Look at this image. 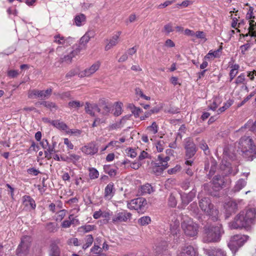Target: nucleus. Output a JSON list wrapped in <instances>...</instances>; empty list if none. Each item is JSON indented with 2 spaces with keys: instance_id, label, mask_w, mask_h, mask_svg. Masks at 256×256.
I'll return each instance as SVG.
<instances>
[{
  "instance_id": "nucleus-11",
  "label": "nucleus",
  "mask_w": 256,
  "mask_h": 256,
  "mask_svg": "<svg viewBox=\"0 0 256 256\" xmlns=\"http://www.w3.org/2000/svg\"><path fill=\"white\" fill-rule=\"evenodd\" d=\"M132 218V214L126 210H123L122 212H116L112 217V222L115 224L122 222H126Z\"/></svg>"
},
{
  "instance_id": "nucleus-53",
  "label": "nucleus",
  "mask_w": 256,
  "mask_h": 256,
  "mask_svg": "<svg viewBox=\"0 0 256 256\" xmlns=\"http://www.w3.org/2000/svg\"><path fill=\"white\" fill-rule=\"evenodd\" d=\"M250 48V43H246L244 44L241 46L240 48L241 53L242 54L244 55L246 54V52L249 50Z\"/></svg>"
},
{
  "instance_id": "nucleus-14",
  "label": "nucleus",
  "mask_w": 256,
  "mask_h": 256,
  "mask_svg": "<svg viewBox=\"0 0 256 256\" xmlns=\"http://www.w3.org/2000/svg\"><path fill=\"white\" fill-rule=\"evenodd\" d=\"M182 200V208H184L196 196V192L194 190L190 192L188 194H180Z\"/></svg>"
},
{
  "instance_id": "nucleus-6",
  "label": "nucleus",
  "mask_w": 256,
  "mask_h": 256,
  "mask_svg": "<svg viewBox=\"0 0 256 256\" xmlns=\"http://www.w3.org/2000/svg\"><path fill=\"white\" fill-rule=\"evenodd\" d=\"M32 238L29 236H24L21 238L20 243L16 250L18 256H27L31 246Z\"/></svg>"
},
{
  "instance_id": "nucleus-43",
  "label": "nucleus",
  "mask_w": 256,
  "mask_h": 256,
  "mask_svg": "<svg viewBox=\"0 0 256 256\" xmlns=\"http://www.w3.org/2000/svg\"><path fill=\"white\" fill-rule=\"evenodd\" d=\"M115 108L114 114L116 116H118L122 114V104L120 102H116L114 104Z\"/></svg>"
},
{
  "instance_id": "nucleus-57",
  "label": "nucleus",
  "mask_w": 256,
  "mask_h": 256,
  "mask_svg": "<svg viewBox=\"0 0 256 256\" xmlns=\"http://www.w3.org/2000/svg\"><path fill=\"white\" fill-rule=\"evenodd\" d=\"M164 142L163 140H160L156 144V148L158 152H162L164 149Z\"/></svg>"
},
{
  "instance_id": "nucleus-63",
  "label": "nucleus",
  "mask_w": 256,
  "mask_h": 256,
  "mask_svg": "<svg viewBox=\"0 0 256 256\" xmlns=\"http://www.w3.org/2000/svg\"><path fill=\"white\" fill-rule=\"evenodd\" d=\"M191 184V180L188 179L184 180L182 184V188L184 190H186L190 186Z\"/></svg>"
},
{
  "instance_id": "nucleus-38",
  "label": "nucleus",
  "mask_w": 256,
  "mask_h": 256,
  "mask_svg": "<svg viewBox=\"0 0 256 256\" xmlns=\"http://www.w3.org/2000/svg\"><path fill=\"white\" fill-rule=\"evenodd\" d=\"M94 242V238L91 234H88L86 236L85 238V242L86 243L83 245L82 248L84 250H86L87 248L90 247L92 244Z\"/></svg>"
},
{
  "instance_id": "nucleus-22",
  "label": "nucleus",
  "mask_w": 256,
  "mask_h": 256,
  "mask_svg": "<svg viewBox=\"0 0 256 256\" xmlns=\"http://www.w3.org/2000/svg\"><path fill=\"white\" fill-rule=\"evenodd\" d=\"M60 250L55 242H51L48 252L49 256H60Z\"/></svg>"
},
{
  "instance_id": "nucleus-61",
  "label": "nucleus",
  "mask_w": 256,
  "mask_h": 256,
  "mask_svg": "<svg viewBox=\"0 0 256 256\" xmlns=\"http://www.w3.org/2000/svg\"><path fill=\"white\" fill-rule=\"evenodd\" d=\"M46 108L50 109L52 111L56 110L58 108V107L55 103L49 101H48Z\"/></svg>"
},
{
  "instance_id": "nucleus-25",
  "label": "nucleus",
  "mask_w": 256,
  "mask_h": 256,
  "mask_svg": "<svg viewBox=\"0 0 256 256\" xmlns=\"http://www.w3.org/2000/svg\"><path fill=\"white\" fill-rule=\"evenodd\" d=\"M114 184L112 182L108 184L104 189V197L105 199L110 200L114 196Z\"/></svg>"
},
{
  "instance_id": "nucleus-15",
  "label": "nucleus",
  "mask_w": 256,
  "mask_h": 256,
  "mask_svg": "<svg viewBox=\"0 0 256 256\" xmlns=\"http://www.w3.org/2000/svg\"><path fill=\"white\" fill-rule=\"evenodd\" d=\"M82 50L81 46H78L74 50L70 52V53L67 55H65L63 58H61L63 62L70 64L72 62L73 58L78 55Z\"/></svg>"
},
{
  "instance_id": "nucleus-48",
  "label": "nucleus",
  "mask_w": 256,
  "mask_h": 256,
  "mask_svg": "<svg viewBox=\"0 0 256 256\" xmlns=\"http://www.w3.org/2000/svg\"><path fill=\"white\" fill-rule=\"evenodd\" d=\"M56 152L55 148L53 146H52L49 145L48 147L44 151L46 158H47L48 159L51 158L50 154Z\"/></svg>"
},
{
  "instance_id": "nucleus-46",
  "label": "nucleus",
  "mask_w": 256,
  "mask_h": 256,
  "mask_svg": "<svg viewBox=\"0 0 256 256\" xmlns=\"http://www.w3.org/2000/svg\"><path fill=\"white\" fill-rule=\"evenodd\" d=\"M89 176L90 179L94 180L98 178L99 176L98 172L94 168H90L89 169Z\"/></svg>"
},
{
  "instance_id": "nucleus-4",
  "label": "nucleus",
  "mask_w": 256,
  "mask_h": 256,
  "mask_svg": "<svg viewBox=\"0 0 256 256\" xmlns=\"http://www.w3.org/2000/svg\"><path fill=\"white\" fill-rule=\"evenodd\" d=\"M200 198L198 205L201 210L207 215L212 216V220H218V212L214 208V204L212 203L208 197H203Z\"/></svg>"
},
{
  "instance_id": "nucleus-36",
  "label": "nucleus",
  "mask_w": 256,
  "mask_h": 256,
  "mask_svg": "<svg viewBox=\"0 0 256 256\" xmlns=\"http://www.w3.org/2000/svg\"><path fill=\"white\" fill-rule=\"evenodd\" d=\"M244 128H248L250 130L252 131L256 134V120L253 122L252 121H248L244 125V127L242 128V130Z\"/></svg>"
},
{
  "instance_id": "nucleus-18",
  "label": "nucleus",
  "mask_w": 256,
  "mask_h": 256,
  "mask_svg": "<svg viewBox=\"0 0 256 256\" xmlns=\"http://www.w3.org/2000/svg\"><path fill=\"white\" fill-rule=\"evenodd\" d=\"M80 158L81 156H80L70 153H68V156L60 157L62 160L68 163L72 162L74 164H76L79 161Z\"/></svg>"
},
{
  "instance_id": "nucleus-21",
  "label": "nucleus",
  "mask_w": 256,
  "mask_h": 256,
  "mask_svg": "<svg viewBox=\"0 0 256 256\" xmlns=\"http://www.w3.org/2000/svg\"><path fill=\"white\" fill-rule=\"evenodd\" d=\"M224 183V178L220 176H214L212 180L214 189L216 191L220 190L222 188Z\"/></svg>"
},
{
  "instance_id": "nucleus-59",
  "label": "nucleus",
  "mask_w": 256,
  "mask_h": 256,
  "mask_svg": "<svg viewBox=\"0 0 256 256\" xmlns=\"http://www.w3.org/2000/svg\"><path fill=\"white\" fill-rule=\"evenodd\" d=\"M66 210H60L58 213L57 220L61 221L66 216Z\"/></svg>"
},
{
  "instance_id": "nucleus-24",
  "label": "nucleus",
  "mask_w": 256,
  "mask_h": 256,
  "mask_svg": "<svg viewBox=\"0 0 256 256\" xmlns=\"http://www.w3.org/2000/svg\"><path fill=\"white\" fill-rule=\"evenodd\" d=\"M247 184L246 180L243 178H240L237 180L234 188L232 189L231 192L236 193L240 192L242 189Z\"/></svg>"
},
{
  "instance_id": "nucleus-58",
  "label": "nucleus",
  "mask_w": 256,
  "mask_h": 256,
  "mask_svg": "<svg viewBox=\"0 0 256 256\" xmlns=\"http://www.w3.org/2000/svg\"><path fill=\"white\" fill-rule=\"evenodd\" d=\"M175 2V0H166L165 2H164L163 4H159L158 6V8H166L169 5H170L174 3Z\"/></svg>"
},
{
  "instance_id": "nucleus-31",
  "label": "nucleus",
  "mask_w": 256,
  "mask_h": 256,
  "mask_svg": "<svg viewBox=\"0 0 256 256\" xmlns=\"http://www.w3.org/2000/svg\"><path fill=\"white\" fill-rule=\"evenodd\" d=\"M118 36L114 35L110 40L109 42L106 45L105 50H108L112 47L115 46L118 43Z\"/></svg>"
},
{
  "instance_id": "nucleus-19",
  "label": "nucleus",
  "mask_w": 256,
  "mask_h": 256,
  "mask_svg": "<svg viewBox=\"0 0 256 256\" xmlns=\"http://www.w3.org/2000/svg\"><path fill=\"white\" fill-rule=\"evenodd\" d=\"M170 230L173 235H177L180 232V221L174 216L170 222Z\"/></svg>"
},
{
  "instance_id": "nucleus-35",
  "label": "nucleus",
  "mask_w": 256,
  "mask_h": 256,
  "mask_svg": "<svg viewBox=\"0 0 256 256\" xmlns=\"http://www.w3.org/2000/svg\"><path fill=\"white\" fill-rule=\"evenodd\" d=\"M176 194L171 193L168 198V204L169 206L174 208L177 204V200H176Z\"/></svg>"
},
{
  "instance_id": "nucleus-40",
  "label": "nucleus",
  "mask_w": 256,
  "mask_h": 256,
  "mask_svg": "<svg viewBox=\"0 0 256 256\" xmlns=\"http://www.w3.org/2000/svg\"><path fill=\"white\" fill-rule=\"evenodd\" d=\"M151 222L150 217L148 216H144L138 220V223L141 226H146Z\"/></svg>"
},
{
  "instance_id": "nucleus-60",
  "label": "nucleus",
  "mask_w": 256,
  "mask_h": 256,
  "mask_svg": "<svg viewBox=\"0 0 256 256\" xmlns=\"http://www.w3.org/2000/svg\"><path fill=\"white\" fill-rule=\"evenodd\" d=\"M247 76L249 78L251 81L255 80H256V70H254L252 72H248Z\"/></svg>"
},
{
  "instance_id": "nucleus-41",
  "label": "nucleus",
  "mask_w": 256,
  "mask_h": 256,
  "mask_svg": "<svg viewBox=\"0 0 256 256\" xmlns=\"http://www.w3.org/2000/svg\"><path fill=\"white\" fill-rule=\"evenodd\" d=\"M56 226V224L50 222L46 224V228L49 232H54L57 231Z\"/></svg>"
},
{
  "instance_id": "nucleus-51",
  "label": "nucleus",
  "mask_w": 256,
  "mask_h": 256,
  "mask_svg": "<svg viewBox=\"0 0 256 256\" xmlns=\"http://www.w3.org/2000/svg\"><path fill=\"white\" fill-rule=\"evenodd\" d=\"M228 204L230 212H234L238 210V204L235 202H230Z\"/></svg>"
},
{
  "instance_id": "nucleus-9",
  "label": "nucleus",
  "mask_w": 256,
  "mask_h": 256,
  "mask_svg": "<svg viewBox=\"0 0 256 256\" xmlns=\"http://www.w3.org/2000/svg\"><path fill=\"white\" fill-rule=\"evenodd\" d=\"M52 89L50 88L46 90H32L28 92V97L30 98H38L40 100L48 98L52 94Z\"/></svg>"
},
{
  "instance_id": "nucleus-49",
  "label": "nucleus",
  "mask_w": 256,
  "mask_h": 256,
  "mask_svg": "<svg viewBox=\"0 0 256 256\" xmlns=\"http://www.w3.org/2000/svg\"><path fill=\"white\" fill-rule=\"evenodd\" d=\"M104 172L110 176H113L116 175V170L114 169L110 168L109 166H104Z\"/></svg>"
},
{
  "instance_id": "nucleus-29",
  "label": "nucleus",
  "mask_w": 256,
  "mask_h": 256,
  "mask_svg": "<svg viewBox=\"0 0 256 256\" xmlns=\"http://www.w3.org/2000/svg\"><path fill=\"white\" fill-rule=\"evenodd\" d=\"M54 42L60 45L64 46L67 43L68 40L70 38H66L60 34H58L54 36Z\"/></svg>"
},
{
  "instance_id": "nucleus-50",
  "label": "nucleus",
  "mask_w": 256,
  "mask_h": 256,
  "mask_svg": "<svg viewBox=\"0 0 256 256\" xmlns=\"http://www.w3.org/2000/svg\"><path fill=\"white\" fill-rule=\"evenodd\" d=\"M68 105L71 108H78L82 106V104L79 101H70L68 102Z\"/></svg>"
},
{
  "instance_id": "nucleus-62",
  "label": "nucleus",
  "mask_w": 256,
  "mask_h": 256,
  "mask_svg": "<svg viewBox=\"0 0 256 256\" xmlns=\"http://www.w3.org/2000/svg\"><path fill=\"white\" fill-rule=\"evenodd\" d=\"M170 157L168 156H166L165 158H162V155H158V160L160 162H161V164H163L164 165V164H166L168 165V162L170 160Z\"/></svg>"
},
{
  "instance_id": "nucleus-8",
  "label": "nucleus",
  "mask_w": 256,
  "mask_h": 256,
  "mask_svg": "<svg viewBox=\"0 0 256 256\" xmlns=\"http://www.w3.org/2000/svg\"><path fill=\"white\" fill-rule=\"evenodd\" d=\"M146 200L143 198H138L131 200L128 203V208L130 210H134L138 213L143 214L146 210Z\"/></svg>"
},
{
  "instance_id": "nucleus-52",
  "label": "nucleus",
  "mask_w": 256,
  "mask_h": 256,
  "mask_svg": "<svg viewBox=\"0 0 256 256\" xmlns=\"http://www.w3.org/2000/svg\"><path fill=\"white\" fill-rule=\"evenodd\" d=\"M256 94V89L254 90V91L251 92L249 95H248L247 96H246L244 100L240 104H239L240 106H242L243 104H244L246 102H248V100H250L252 96H254Z\"/></svg>"
},
{
  "instance_id": "nucleus-64",
  "label": "nucleus",
  "mask_w": 256,
  "mask_h": 256,
  "mask_svg": "<svg viewBox=\"0 0 256 256\" xmlns=\"http://www.w3.org/2000/svg\"><path fill=\"white\" fill-rule=\"evenodd\" d=\"M148 154L144 150H142L140 152V154L138 156V160L140 162V161L142 160H143L148 158Z\"/></svg>"
},
{
  "instance_id": "nucleus-20",
  "label": "nucleus",
  "mask_w": 256,
  "mask_h": 256,
  "mask_svg": "<svg viewBox=\"0 0 256 256\" xmlns=\"http://www.w3.org/2000/svg\"><path fill=\"white\" fill-rule=\"evenodd\" d=\"M22 203L30 209L34 210L36 207L34 200L29 196L25 195L22 197Z\"/></svg>"
},
{
  "instance_id": "nucleus-44",
  "label": "nucleus",
  "mask_w": 256,
  "mask_h": 256,
  "mask_svg": "<svg viewBox=\"0 0 256 256\" xmlns=\"http://www.w3.org/2000/svg\"><path fill=\"white\" fill-rule=\"evenodd\" d=\"M95 227L96 226L94 225H90V224L85 225V226H80L79 228V230L81 232H88L93 230L94 229Z\"/></svg>"
},
{
  "instance_id": "nucleus-17",
  "label": "nucleus",
  "mask_w": 256,
  "mask_h": 256,
  "mask_svg": "<svg viewBox=\"0 0 256 256\" xmlns=\"http://www.w3.org/2000/svg\"><path fill=\"white\" fill-rule=\"evenodd\" d=\"M204 252L208 256H226V254L224 250L216 248L204 249Z\"/></svg>"
},
{
  "instance_id": "nucleus-26",
  "label": "nucleus",
  "mask_w": 256,
  "mask_h": 256,
  "mask_svg": "<svg viewBox=\"0 0 256 256\" xmlns=\"http://www.w3.org/2000/svg\"><path fill=\"white\" fill-rule=\"evenodd\" d=\"M100 105L102 107V114L103 115H108L110 112L112 108V106L106 102L104 100H102L100 101Z\"/></svg>"
},
{
  "instance_id": "nucleus-7",
  "label": "nucleus",
  "mask_w": 256,
  "mask_h": 256,
  "mask_svg": "<svg viewBox=\"0 0 256 256\" xmlns=\"http://www.w3.org/2000/svg\"><path fill=\"white\" fill-rule=\"evenodd\" d=\"M249 236L246 235L236 234L232 236L228 246L232 251L235 252L248 239Z\"/></svg>"
},
{
  "instance_id": "nucleus-10",
  "label": "nucleus",
  "mask_w": 256,
  "mask_h": 256,
  "mask_svg": "<svg viewBox=\"0 0 256 256\" xmlns=\"http://www.w3.org/2000/svg\"><path fill=\"white\" fill-rule=\"evenodd\" d=\"M184 148L186 149V156L187 158H192L196 152V148L193 140L188 138L184 140Z\"/></svg>"
},
{
  "instance_id": "nucleus-42",
  "label": "nucleus",
  "mask_w": 256,
  "mask_h": 256,
  "mask_svg": "<svg viewBox=\"0 0 256 256\" xmlns=\"http://www.w3.org/2000/svg\"><path fill=\"white\" fill-rule=\"evenodd\" d=\"M233 104V101L232 100H228L223 106L220 108L218 110V114H221L222 112H224L226 110H227L228 108H230Z\"/></svg>"
},
{
  "instance_id": "nucleus-33",
  "label": "nucleus",
  "mask_w": 256,
  "mask_h": 256,
  "mask_svg": "<svg viewBox=\"0 0 256 256\" xmlns=\"http://www.w3.org/2000/svg\"><path fill=\"white\" fill-rule=\"evenodd\" d=\"M246 75L244 73L240 74L236 78L234 81V83L236 86L240 84H246Z\"/></svg>"
},
{
  "instance_id": "nucleus-28",
  "label": "nucleus",
  "mask_w": 256,
  "mask_h": 256,
  "mask_svg": "<svg viewBox=\"0 0 256 256\" xmlns=\"http://www.w3.org/2000/svg\"><path fill=\"white\" fill-rule=\"evenodd\" d=\"M50 122L56 128L64 130L66 132L68 129V126L64 122H60L59 120H54Z\"/></svg>"
},
{
  "instance_id": "nucleus-23",
  "label": "nucleus",
  "mask_w": 256,
  "mask_h": 256,
  "mask_svg": "<svg viewBox=\"0 0 256 256\" xmlns=\"http://www.w3.org/2000/svg\"><path fill=\"white\" fill-rule=\"evenodd\" d=\"M168 167V165L167 164L164 163V165L158 161V162L154 164V166L152 168V172L158 176L164 170L166 169Z\"/></svg>"
},
{
  "instance_id": "nucleus-47",
  "label": "nucleus",
  "mask_w": 256,
  "mask_h": 256,
  "mask_svg": "<svg viewBox=\"0 0 256 256\" xmlns=\"http://www.w3.org/2000/svg\"><path fill=\"white\" fill-rule=\"evenodd\" d=\"M90 38L86 34L81 38L80 40V44L78 46H81L82 49L85 48V45L89 42Z\"/></svg>"
},
{
  "instance_id": "nucleus-32",
  "label": "nucleus",
  "mask_w": 256,
  "mask_h": 256,
  "mask_svg": "<svg viewBox=\"0 0 256 256\" xmlns=\"http://www.w3.org/2000/svg\"><path fill=\"white\" fill-rule=\"evenodd\" d=\"M74 22L77 26H82L86 22L85 15L82 14H80L76 16L74 18Z\"/></svg>"
},
{
  "instance_id": "nucleus-16",
  "label": "nucleus",
  "mask_w": 256,
  "mask_h": 256,
  "mask_svg": "<svg viewBox=\"0 0 256 256\" xmlns=\"http://www.w3.org/2000/svg\"><path fill=\"white\" fill-rule=\"evenodd\" d=\"M82 151L86 154L93 155L98 152V148L94 142H91L82 148Z\"/></svg>"
},
{
  "instance_id": "nucleus-27",
  "label": "nucleus",
  "mask_w": 256,
  "mask_h": 256,
  "mask_svg": "<svg viewBox=\"0 0 256 256\" xmlns=\"http://www.w3.org/2000/svg\"><path fill=\"white\" fill-rule=\"evenodd\" d=\"M154 190L152 186L148 184H146L142 186L138 190V193L142 195L146 194H150L153 192Z\"/></svg>"
},
{
  "instance_id": "nucleus-56",
  "label": "nucleus",
  "mask_w": 256,
  "mask_h": 256,
  "mask_svg": "<svg viewBox=\"0 0 256 256\" xmlns=\"http://www.w3.org/2000/svg\"><path fill=\"white\" fill-rule=\"evenodd\" d=\"M68 134H74L75 136L80 135L82 132L81 130L78 129H70L68 128V129L66 132Z\"/></svg>"
},
{
  "instance_id": "nucleus-1",
  "label": "nucleus",
  "mask_w": 256,
  "mask_h": 256,
  "mask_svg": "<svg viewBox=\"0 0 256 256\" xmlns=\"http://www.w3.org/2000/svg\"><path fill=\"white\" fill-rule=\"evenodd\" d=\"M256 222V208H250L237 214L234 220L229 223V226L232 229L244 228L248 230Z\"/></svg>"
},
{
  "instance_id": "nucleus-2",
  "label": "nucleus",
  "mask_w": 256,
  "mask_h": 256,
  "mask_svg": "<svg viewBox=\"0 0 256 256\" xmlns=\"http://www.w3.org/2000/svg\"><path fill=\"white\" fill-rule=\"evenodd\" d=\"M236 144L238 151L247 160L252 161L256 158V146L250 136H242Z\"/></svg>"
},
{
  "instance_id": "nucleus-30",
  "label": "nucleus",
  "mask_w": 256,
  "mask_h": 256,
  "mask_svg": "<svg viewBox=\"0 0 256 256\" xmlns=\"http://www.w3.org/2000/svg\"><path fill=\"white\" fill-rule=\"evenodd\" d=\"M96 106V104H90L88 102H86L85 110L87 114H89L91 116H94V112L95 111V106Z\"/></svg>"
},
{
  "instance_id": "nucleus-12",
  "label": "nucleus",
  "mask_w": 256,
  "mask_h": 256,
  "mask_svg": "<svg viewBox=\"0 0 256 256\" xmlns=\"http://www.w3.org/2000/svg\"><path fill=\"white\" fill-rule=\"evenodd\" d=\"M100 64L99 61L95 62L90 67L81 71L79 73V76L81 78L90 76L100 68Z\"/></svg>"
},
{
  "instance_id": "nucleus-13",
  "label": "nucleus",
  "mask_w": 256,
  "mask_h": 256,
  "mask_svg": "<svg viewBox=\"0 0 256 256\" xmlns=\"http://www.w3.org/2000/svg\"><path fill=\"white\" fill-rule=\"evenodd\" d=\"M198 254L194 248L190 245L182 247L178 256H198Z\"/></svg>"
},
{
  "instance_id": "nucleus-3",
  "label": "nucleus",
  "mask_w": 256,
  "mask_h": 256,
  "mask_svg": "<svg viewBox=\"0 0 256 256\" xmlns=\"http://www.w3.org/2000/svg\"><path fill=\"white\" fill-rule=\"evenodd\" d=\"M224 233L222 225L210 226L205 228V232L202 240L204 242H215L220 241L222 234Z\"/></svg>"
},
{
  "instance_id": "nucleus-45",
  "label": "nucleus",
  "mask_w": 256,
  "mask_h": 256,
  "mask_svg": "<svg viewBox=\"0 0 256 256\" xmlns=\"http://www.w3.org/2000/svg\"><path fill=\"white\" fill-rule=\"evenodd\" d=\"M147 130L152 134H156L158 131V126L156 122H153L150 126H148Z\"/></svg>"
},
{
  "instance_id": "nucleus-34",
  "label": "nucleus",
  "mask_w": 256,
  "mask_h": 256,
  "mask_svg": "<svg viewBox=\"0 0 256 256\" xmlns=\"http://www.w3.org/2000/svg\"><path fill=\"white\" fill-rule=\"evenodd\" d=\"M249 27L248 29L251 32V36L256 37V22L253 20H248Z\"/></svg>"
},
{
  "instance_id": "nucleus-39",
  "label": "nucleus",
  "mask_w": 256,
  "mask_h": 256,
  "mask_svg": "<svg viewBox=\"0 0 256 256\" xmlns=\"http://www.w3.org/2000/svg\"><path fill=\"white\" fill-rule=\"evenodd\" d=\"M199 147L204 151L205 154L209 155L210 154L208 146L204 140H202L200 142Z\"/></svg>"
},
{
  "instance_id": "nucleus-55",
  "label": "nucleus",
  "mask_w": 256,
  "mask_h": 256,
  "mask_svg": "<svg viewBox=\"0 0 256 256\" xmlns=\"http://www.w3.org/2000/svg\"><path fill=\"white\" fill-rule=\"evenodd\" d=\"M27 172L33 176H38L40 172L39 170H36L34 168H30L27 170Z\"/></svg>"
},
{
  "instance_id": "nucleus-54",
  "label": "nucleus",
  "mask_w": 256,
  "mask_h": 256,
  "mask_svg": "<svg viewBox=\"0 0 256 256\" xmlns=\"http://www.w3.org/2000/svg\"><path fill=\"white\" fill-rule=\"evenodd\" d=\"M174 31L172 24L169 23L166 24L164 27V32L167 34Z\"/></svg>"
},
{
  "instance_id": "nucleus-37",
  "label": "nucleus",
  "mask_w": 256,
  "mask_h": 256,
  "mask_svg": "<svg viewBox=\"0 0 256 256\" xmlns=\"http://www.w3.org/2000/svg\"><path fill=\"white\" fill-rule=\"evenodd\" d=\"M124 118H123L120 120L116 122L114 124H111L108 126V130H117L118 128H120L122 127V124L124 120Z\"/></svg>"
},
{
  "instance_id": "nucleus-5",
  "label": "nucleus",
  "mask_w": 256,
  "mask_h": 256,
  "mask_svg": "<svg viewBox=\"0 0 256 256\" xmlns=\"http://www.w3.org/2000/svg\"><path fill=\"white\" fill-rule=\"evenodd\" d=\"M182 228L187 236L192 237L198 234V226L190 218L184 220L182 223Z\"/></svg>"
}]
</instances>
